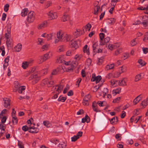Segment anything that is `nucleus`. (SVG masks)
I'll return each instance as SVG.
<instances>
[{
  "mask_svg": "<svg viewBox=\"0 0 148 148\" xmlns=\"http://www.w3.org/2000/svg\"><path fill=\"white\" fill-rule=\"evenodd\" d=\"M65 34L61 30H60L58 32L56 35L57 38L56 39L55 43H56L59 41H64V34Z\"/></svg>",
  "mask_w": 148,
  "mask_h": 148,
  "instance_id": "nucleus-1",
  "label": "nucleus"
},
{
  "mask_svg": "<svg viewBox=\"0 0 148 148\" xmlns=\"http://www.w3.org/2000/svg\"><path fill=\"white\" fill-rule=\"evenodd\" d=\"M50 55L52 56L51 53L50 52L45 54L43 56H41L40 57L39 63L40 64L48 59L50 57Z\"/></svg>",
  "mask_w": 148,
  "mask_h": 148,
  "instance_id": "nucleus-2",
  "label": "nucleus"
},
{
  "mask_svg": "<svg viewBox=\"0 0 148 148\" xmlns=\"http://www.w3.org/2000/svg\"><path fill=\"white\" fill-rule=\"evenodd\" d=\"M35 13L32 11L30 12L28 14L27 21L29 23L33 22L35 19Z\"/></svg>",
  "mask_w": 148,
  "mask_h": 148,
  "instance_id": "nucleus-3",
  "label": "nucleus"
},
{
  "mask_svg": "<svg viewBox=\"0 0 148 148\" xmlns=\"http://www.w3.org/2000/svg\"><path fill=\"white\" fill-rule=\"evenodd\" d=\"M92 77L91 79V81L92 82L95 81L96 83L99 82L101 79V76H98L97 77L95 76V75L93 73L92 75Z\"/></svg>",
  "mask_w": 148,
  "mask_h": 148,
  "instance_id": "nucleus-4",
  "label": "nucleus"
},
{
  "mask_svg": "<svg viewBox=\"0 0 148 148\" xmlns=\"http://www.w3.org/2000/svg\"><path fill=\"white\" fill-rule=\"evenodd\" d=\"M80 42L79 40L77 41H74V40H71L70 42V45L71 47H74L75 49L78 47L77 42Z\"/></svg>",
  "mask_w": 148,
  "mask_h": 148,
  "instance_id": "nucleus-5",
  "label": "nucleus"
},
{
  "mask_svg": "<svg viewBox=\"0 0 148 148\" xmlns=\"http://www.w3.org/2000/svg\"><path fill=\"white\" fill-rule=\"evenodd\" d=\"M48 14L49 18L51 20L56 18L57 17L56 13L55 12H52L51 11L49 12Z\"/></svg>",
  "mask_w": 148,
  "mask_h": 148,
  "instance_id": "nucleus-6",
  "label": "nucleus"
},
{
  "mask_svg": "<svg viewBox=\"0 0 148 148\" xmlns=\"http://www.w3.org/2000/svg\"><path fill=\"white\" fill-rule=\"evenodd\" d=\"M3 101H4V106L5 108H7L8 106H10V100L8 98H5L3 99Z\"/></svg>",
  "mask_w": 148,
  "mask_h": 148,
  "instance_id": "nucleus-7",
  "label": "nucleus"
},
{
  "mask_svg": "<svg viewBox=\"0 0 148 148\" xmlns=\"http://www.w3.org/2000/svg\"><path fill=\"white\" fill-rule=\"evenodd\" d=\"M47 22H43L39 24L38 26V29H42L47 26Z\"/></svg>",
  "mask_w": 148,
  "mask_h": 148,
  "instance_id": "nucleus-8",
  "label": "nucleus"
},
{
  "mask_svg": "<svg viewBox=\"0 0 148 148\" xmlns=\"http://www.w3.org/2000/svg\"><path fill=\"white\" fill-rule=\"evenodd\" d=\"M82 34V31L79 29H76L73 33V35L75 38H77Z\"/></svg>",
  "mask_w": 148,
  "mask_h": 148,
  "instance_id": "nucleus-9",
  "label": "nucleus"
},
{
  "mask_svg": "<svg viewBox=\"0 0 148 148\" xmlns=\"http://www.w3.org/2000/svg\"><path fill=\"white\" fill-rule=\"evenodd\" d=\"M90 119L89 117L87 115H86L84 118H83L82 119V122L83 123H84L86 122L87 123H88L90 122Z\"/></svg>",
  "mask_w": 148,
  "mask_h": 148,
  "instance_id": "nucleus-10",
  "label": "nucleus"
},
{
  "mask_svg": "<svg viewBox=\"0 0 148 148\" xmlns=\"http://www.w3.org/2000/svg\"><path fill=\"white\" fill-rule=\"evenodd\" d=\"M39 130L37 128H34L33 129L29 128L28 131L29 132L32 133H37L39 132Z\"/></svg>",
  "mask_w": 148,
  "mask_h": 148,
  "instance_id": "nucleus-11",
  "label": "nucleus"
},
{
  "mask_svg": "<svg viewBox=\"0 0 148 148\" xmlns=\"http://www.w3.org/2000/svg\"><path fill=\"white\" fill-rule=\"evenodd\" d=\"M64 41L67 42L69 41L71 38V36L66 34H64Z\"/></svg>",
  "mask_w": 148,
  "mask_h": 148,
  "instance_id": "nucleus-12",
  "label": "nucleus"
},
{
  "mask_svg": "<svg viewBox=\"0 0 148 148\" xmlns=\"http://www.w3.org/2000/svg\"><path fill=\"white\" fill-rule=\"evenodd\" d=\"M104 34L103 33H100L99 34V36L100 38V44L101 45H104V43L103 42V39L104 37Z\"/></svg>",
  "mask_w": 148,
  "mask_h": 148,
  "instance_id": "nucleus-13",
  "label": "nucleus"
},
{
  "mask_svg": "<svg viewBox=\"0 0 148 148\" xmlns=\"http://www.w3.org/2000/svg\"><path fill=\"white\" fill-rule=\"evenodd\" d=\"M126 79L125 78H124L123 79L119 82V84L120 86H125L126 85Z\"/></svg>",
  "mask_w": 148,
  "mask_h": 148,
  "instance_id": "nucleus-14",
  "label": "nucleus"
},
{
  "mask_svg": "<svg viewBox=\"0 0 148 148\" xmlns=\"http://www.w3.org/2000/svg\"><path fill=\"white\" fill-rule=\"evenodd\" d=\"M114 65L113 64L107 65L105 67V70L106 71H108L113 69L114 68Z\"/></svg>",
  "mask_w": 148,
  "mask_h": 148,
  "instance_id": "nucleus-15",
  "label": "nucleus"
},
{
  "mask_svg": "<svg viewBox=\"0 0 148 148\" xmlns=\"http://www.w3.org/2000/svg\"><path fill=\"white\" fill-rule=\"evenodd\" d=\"M55 36V34L53 33H51L49 34H47L46 37L47 38L48 40H52L53 37Z\"/></svg>",
  "mask_w": 148,
  "mask_h": 148,
  "instance_id": "nucleus-16",
  "label": "nucleus"
},
{
  "mask_svg": "<svg viewBox=\"0 0 148 148\" xmlns=\"http://www.w3.org/2000/svg\"><path fill=\"white\" fill-rule=\"evenodd\" d=\"M22 45L20 44H18L15 47V51L16 52H19L21 49Z\"/></svg>",
  "mask_w": 148,
  "mask_h": 148,
  "instance_id": "nucleus-17",
  "label": "nucleus"
},
{
  "mask_svg": "<svg viewBox=\"0 0 148 148\" xmlns=\"http://www.w3.org/2000/svg\"><path fill=\"white\" fill-rule=\"evenodd\" d=\"M118 120L116 116L114 117L110 120V122L111 124H114L118 122Z\"/></svg>",
  "mask_w": 148,
  "mask_h": 148,
  "instance_id": "nucleus-18",
  "label": "nucleus"
},
{
  "mask_svg": "<svg viewBox=\"0 0 148 148\" xmlns=\"http://www.w3.org/2000/svg\"><path fill=\"white\" fill-rule=\"evenodd\" d=\"M77 64V62H73L72 63V65L71 64L70 66L68 68L69 70H72L74 66H75Z\"/></svg>",
  "mask_w": 148,
  "mask_h": 148,
  "instance_id": "nucleus-19",
  "label": "nucleus"
},
{
  "mask_svg": "<svg viewBox=\"0 0 148 148\" xmlns=\"http://www.w3.org/2000/svg\"><path fill=\"white\" fill-rule=\"evenodd\" d=\"M97 106V103L95 101H94L92 103V106L93 110L96 112H98L96 108Z\"/></svg>",
  "mask_w": 148,
  "mask_h": 148,
  "instance_id": "nucleus-20",
  "label": "nucleus"
},
{
  "mask_svg": "<svg viewBox=\"0 0 148 148\" xmlns=\"http://www.w3.org/2000/svg\"><path fill=\"white\" fill-rule=\"evenodd\" d=\"M140 96V95L138 96L135 99H134L133 101L134 105H136L140 101L141 99V97Z\"/></svg>",
  "mask_w": 148,
  "mask_h": 148,
  "instance_id": "nucleus-21",
  "label": "nucleus"
},
{
  "mask_svg": "<svg viewBox=\"0 0 148 148\" xmlns=\"http://www.w3.org/2000/svg\"><path fill=\"white\" fill-rule=\"evenodd\" d=\"M31 62L29 61V62H23L22 64V66L24 69H25L28 67V66Z\"/></svg>",
  "mask_w": 148,
  "mask_h": 148,
  "instance_id": "nucleus-22",
  "label": "nucleus"
},
{
  "mask_svg": "<svg viewBox=\"0 0 148 148\" xmlns=\"http://www.w3.org/2000/svg\"><path fill=\"white\" fill-rule=\"evenodd\" d=\"M63 61H64V60L63 59V58L61 56H58L56 60L57 63H62L63 62Z\"/></svg>",
  "mask_w": 148,
  "mask_h": 148,
  "instance_id": "nucleus-23",
  "label": "nucleus"
},
{
  "mask_svg": "<svg viewBox=\"0 0 148 148\" xmlns=\"http://www.w3.org/2000/svg\"><path fill=\"white\" fill-rule=\"evenodd\" d=\"M107 22L109 24L112 25L114 24L115 21V20L114 18H111L108 19L107 20Z\"/></svg>",
  "mask_w": 148,
  "mask_h": 148,
  "instance_id": "nucleus-24",
  "label": "nucleus"
},
{
  "mask_svg": "<svg viewBox=\"0 0 148 148\" xmlns=\"http://www.w3.org/2000/svg\"><path fill=\"white\" fill-rule=\"evenodd\" d=\"M121 88H118L116 89L113 90L112 91V94L114 95H116L117 94L119 93L121 91Z\"/></svg>",
  "mask_w": 148,
  "mask_h": 148,
  "instance_id": "nucleus-25",
  "label": "nucleus"
},
{
  "mask_svg": "<svg viewBox=\"0 0 148 148\" xmlns=\"http://www.w3.org/2000/svg\"><path fill=\"white\" fill-rule=\"evenodd\" d=\"M122 52V49L119 48L116 49L115 51L114 54V56H117Z\"/></svg>",
  "mask_w": 148,
  "mask_h": 148,
  "instance_id": "nucleus-26",
  "label": "nucleus"
},
{
  "mask_svg": "<svg viewBox=\"0 0 148 148\" xmlns=\"http://www.w3.org/2000/svg\"><path fill=\"white\" fill-rule=\"evenodd\" d=\"M43 124L47 127H49L51 126V124L48 121H44L43 122Z\"/></svg>",
  "mask_w": 148,
  "mask_h": 148,
  "instance_id": "nucleus-27",
  "label": "nucleus"
},
{
  "mask_svg": "<svg viewBox=\"0 0 148 148\" xmlns=\"http://www.w3.org/2000/svg\"><path fill=\"white\" fill-rule=\"evenodd\" d=\"M28 13V9L27 8H25L23 9L21 12V16L23 17H24L26 16Z\"/></svg>",
  "mask_w": 148,
  "mask_h": 148,
  "instance_id": "nucleus-28",
  "label": "nucleus"
},
{
  "mask_svg": "<svg viewBox=\"0 0 148 148\" xmlns=\"http://www.w3.org/2000/svg\"><path fill=\"white\" fill-rule=\"evenodd\" d=\"M92 48L93 51L94 52H95L98 48V44L97 42H95L92 45Z\"/></svg>",
  "mask_w": 148,
  "mask_h": 148,
  "instance_id": "nucleus-29",
  "label": "nucleus"
},
{
  "mask_svg": "<svg viewBox=\"0 0 148 148\" xmlns=\"http://www.w3.org/2000/svg\"><path fill=\"white\" fill-rule=\"evenodd\" d=\"M66 99V97H63L62 96H60L58 99V101L62 102H64Z\"/></svg>",
  "mask_w": 148,
  "mask_h": 148,
  "instance_id": "nucleus-30",
  "label": "nucleus"
},
{
  "mask_svg": "<svg viewBox=\"0 0 148 148\" xmlns=\"http://www.w3.org/2000/svg\"><path fill=\"white\" fill-rule=\"evenodd\" d=\"M91 27V25L89 23L87 24L86 25L83 29V31H84V29H85V31H86L87 29H88V31H89L90 28Z\"/></svg>",
  "mask_w": 148,
  "mask_h": 148,
  "instance_id": "nucleus-31",
  "label": "nucleus"
},
{
  "mask_svg": "<svg viewBox=\"0 0 148 148\" xmlns=\"http://www.w3.org/2000/svg\"><path fill=\"white\" fill-rule=\"evenodd\" d=\"M12 122L14 124H16L18 122V119L17 117L15 116H12Z\"/></svg>",
  "mask_w": 148,
  "mask_h": 148,
  "instance_id": "nucleus-32",
  "label": "nucleus"
},
{
  "mask_svg": "<svg viewBox=\"0 0 148 148\" xmlns=\"http://www.w3.org/2000/svg\"><path fill=\"white\" fill-rule=\"evenodd\" d=\"M39 75H37V76H35V78L33 80L32 82V84H35L37 83L39 81Z\"/></svg>",
  "mask_w": 148,
  "mask_h": 148,
  "instance_id": "nucleus-33",
  "label": "nucleus"
},
{
  "mask_svg": "<svg viewBox=\"0 0 148 148\" xmlns=\"http://www.w3.org/2000/svg\"><path fill=\"white\" fill-rule=\"evenodd\" d=\"M141 74H139L137 75H136L135 78V82H138L140 80L141 78Z\"/></svg>",
  "mask_w": 148,
  "mask_h": 148,
  "instance_id": "nucleus-34",
  "label": "nucleus"
},
{
  "mask_svg": "<svg viewBox=\"0 0 148 148\" xmlns=\"http://www.w3.org/2000/svg\"><path fill=\"white\" fill-rule=\"evenodd\" d=\"M2 51L1 55L4 56L5 54V48L3 46H2L0 47V52Z\"/></svg>",
  "mask_w": 148,
  "mask_h": 148,
  "instance_id": "nucleus-35",
  "label": "nucleus"
},
{
  "mask_svg": "<svg viewBox=\"0 0 148 148\" xmlns=\"http://www.w3.org/2000/svg\"><path fill=\"white\" fill-rule=\"evenodd\" d=\"M91 96L89 94L86 95L84 97L83 100L86 101H89L90 100Z\"/></svg>",
  "mask_w": 148,
  "mask_h": 148,
  "instance_id": "nucleus-36",
  "label": "nucleus"
},
{
  "mask_svg": "<svg viewBox=\"0 0 148 148\" xmlns=\"http://www.w3.org/2000/svg\"><path fill=\"white\" fill-rule=\"evenodd\" d=\"M66 144L65 142H62L59 144V147L61 148H65Z\"/></svg>",
  "mask_w": 148,
  "mask_h": 148,
  "instance_id": "nucleus-37",
  "label": "nucleus"
},
{
  "mask_svg": "<svg viewBox=\"0 0 148 148\" xmlns=\"http://www.w3.org/2000/svg\"><path fill=\"white\" fill-rule=\"evenodd\" d=\"M49 45V44H45L42 46L41 47L43 51L46 50L48 49Z\"/></svg>",
  "mask_w": 148,
  "mask_h": 148,
  "instance_id": "nucleus-38",
  "label": "nucleus"
},
{
  "mask_svg": "<svg viewBox=\"0 0 148 148\" xmlns=\"http://www.w3.org/2000/svg\"><path fill=\"white\" fill-rule=\"evenodd\" d=\"M25 89V86H21L19 87V89H18V92L19 93H22L23 92V91Z\"/></svg>",
  "mask_w": 148,
  "mask_h": 148,
  "instance_id": "nucleus-39",
  "label": "nucleus"
},
{
  "mask_svg": "<svg viewBox=\"0 0 148 148\" xmlns=\"http://www.w3.org/2000/svg\"><path fill=\"white\" fill-rule=\"evenodd\" d=\"M64 88V86L62 85H58V88H57V90L58 89V92H56L57 94H59L60 92H61L62 90Z\"/></svg>",
  "mask_w": 148,
  "mask_h": 148,
  "instance_id": "nucleus-40",
  "label": "nucleus"
},
{
  "mask_svg": "<svg viewBox=\"0 0 148 148\" xmlns=\"http://www.w3.org/2000/svg\"><path fill=\"white\" fill-rule=\"evenodd\" d=\"M64 49V48L63 45L60 46L58 48V51L59 52L63 51Z\"/></svg>",
  "mask_w": 148,
  "mask_h": 148,
  "instance_id": "nucleus-41",
  "label": "nucleus"
},
{
  "mask_svg": "<svg viewBox=\"0 0 148 148\" xmlns=\"http://www.w3.org/2000/svg\"><path fill=\"white\" fill-rule=\"evenodd\" d=\"M118 81L117 80L114 81V80H112L110 81V82L112 85L113 86H115L117 85V83Z\"/></svg>",
  "mask_w": 148,
  "mask_h": 148,
  "instance_id": "nucleus-42",
  "label": "nucleus"
},
{
  "mask_svg": "<svg viewBox=\"0 0 148 148\" xmlns=\"http://www.w3.org/2000/svg\"><path fill=\"white\" fill-rule=\"evenodd\" d=\"M138 62L142 66H144L146 64L145 62L144 61H143L141 59H139L138 60Z\"/></svg>",
  "mask_w": 148,
  "mask_h": 148,
  "instance_id": "nucleus-43",
  "label": "nucleus"
},
{
  "mask_svg": "<svg viewBox=\"0 0 148 148\" xmlns=\"http://www.w3.org/2000/svg\"><path fill=\"white\" fill-rule=\"evenodd\" d=\"M63 21L64 22L67 21L69 19V16L67 15H64L62 17Z\"/></svg>",
  "mask_w": 148,
  "mask_h": 148,
  "instance_id": "nucleus-44",
  "label": "nucleus"
},
{
  "mask_svg": "<svg viewBox=\"0 0 148 148\" xmlns=\"http://www.w3.org/2000/svg\"><path fill=\"white\" fill-rule=\"evenodd\" d=\"M37 43L38 45H42L44 44V42L43 41V40L42 38H39L38 39Z\"/></svg>",
  "mask_w": 148,
  "mask_h": 148,
  "instance_id": "nucleus-45",
  "label": "nucleus"
},
{
  "mask_svg": "<svg viewBox=\"0 0 148 148\" xmlns=\"http://www.w3.org/2000/svg\"><path fill=\"white\" fill-rule=\"evenodd\" d=\"M148 103L145 100H144L142 102L141 104L143 107L145 108L147 106Z\"/></svg>",
  "mask_w": 148,
  "mask_h": 148,
  "instance_id": "nucleus-46",
  "label": "nucleus"
},
{
  "mask_svg": "<svg viewBox=\"0 0 148 148\" xmlns=\"http://www.w3.org/2000/svg\"><path fill=\"white\" fill-rule=\"evenodd\" d=\"M100 8V7L99 6H96L95 7V12H94V14H98V11Z\"/></svg>",
  "mask_w": 148,
  "mask_h": 148,
  "instance_id": "nucleus-47",
  "label": "nucleus"
},
{
  "mask_svg": "<svg viewBox=\"0 0 148 148\" xmlns=\"http://www.w3.org/2000/svg\"><path fill=\"white\" fill-rule=\"evenodd\" d=\"M38 75L37 73H34L33 75H32L31 76L29 77V80H31L33 79H34L35 78V76H37Z\"/></svg>",
  "mask_w": 148,
  "mask_h": 148,
  "instance_id": "nucleus-48",
  "label": "nucleus"
},
{
  "mask_svg": "<svg viewBox=\"0 0 148 148\" xmlns=\"http://www.w3.org/2000/svg\"><path fill=\"white\" fill-rule=\"evenodd\" d=\"M5 125L4 123L2 125L1 123H0V129H1V131H5Z\"/></svg>",
  "mask_w": 148,
  "mask_h": 148,
  "instance_id": "nucleus-49",
  "label": "nucleus"
},
{
  "mask_svg": "<svg viewBox=\"0 0 148 148\" xmlns=\"http://www.w3.org/2000/svg\"><path fill=\"white\" fill-rule=\"evenodd\" d=\"M117 2H116V1H115L112 0L111 2V5L112 6V7L114 8V7L116 5V3Z\"/></svg>",
  "mask_w": 148,
  "mask_h": 148,
  "instance_id": "nucleus-50",
  "label": "nucleus"
},
{
  "mask_svg": "<svg viewBox=\"0 0 148 148\" xmlns=\"http://www.w3.org/2000/svg\"><path fill=\"white\" fill-rule=\"evenodd\" d=\"M130 44L132 46H134L136 45L137 43L136 42L135 39H134L132 40L130 42Z\"/></svg>",
  "mask_w": 148,
  "mask_h": 148,
  "instance_id": "nucleus-51",
  "label": "nucleus"
},
{
  "mask_svg": "<svg viewBox=\"0 0 148 148\" xmlns=\"http://www.w3.org/2000/svg\"><path fill=\"white\" fill-rule=\"evenodd\" d=\"M110 40V38L109 37H106L104 39V42H103L104 43V44H105V43H108Z\"/></svg>",
  "mask_w": 148,
  "mask_h": 148,
  "instance_id": "nucleus-52",
  "label": "nucleus"
},
{
  "mask_svg": "<svg viewBox=\"0 0 148 148\" xmlns=\"http://www.w3.org/2000/svg\"><path fill=\"white\" fill-rule=\"evenodd\" d=\"M108 49L111 50H112L114 49V45L111 44H109L108 45Z\"/></svg>",
  "mask_w": 148,
  "mask_h": 148,
  "instance_id": "nucleus-53",
  "label": "nucleus"
},
{
  "mask_svg": "<svg viewBox=\"0 0 148 148\" xmlns=\"http://www.w3.org/2000/svg\"><path fill=\"white\" fill-rule=\"evenodd\" d=\"M69 89V85H67L66 87L64 88V91H63V93L64 94L66 93L67 91Z\"/></svg>",
  "mask_w": 148,
  "mask_h": 148,
  "instance_id": "nucleus-54",
  "label": "nucleus"
},
{
  "mask_svg": "<svg viewBox=\"0 0 148 148\" xmlns=\"http://www.w3.org/2000/svg\"><path fill=\"white\" fill-rule=\"evenodd\" d=\"M58 71L59 69H58L54 70L51 73V75H55L57 74Z\"/></svg>",
  "mask_w": 148,
  "mask_h": 148,
  "instance_id": "nucleus-55",
  "label": "nucleus"
},
{
  "mask_svg": "<svg viewBox=\"0 0 148 148\" xmlns=\"http://www.w3.org/2000/svg\"><path fill=\"white\" fill-rule=\"evenodd\" d=\"M57 88H58V85H57L55 86H54L52 88V90H53L55 92H58V89L57 90Z\"/></svg>",
  "mask_w": 148,
  "mask_h": 148,
  "instance_id": "nucleus-56",
  "label": "nucleus"
},
{
  "mask_svg": "<svg viewBox=\"0 0 148 148\" xmlns=\"http://www.w3.org/2000/svg\"><path fill=\"white\" fill-rule=\"evenodd\" d=\"M52 4V2L50 1H47L46 3V5L45 7L46 8H48L50 7Z\"/></svg>",
  "mask_w": 148,
  "mask_h": 148,
  "instance_id": "nucleus-57",
  "label": "nucleus"
},
{
  "mask_svg": "<svg viewBox=\"0 0 148 148\" xmlns=\"http://www.w3.org/2000/svg\"><path fill=\"white\" fill-rule=\"evenodd\" d=\"M9 5L8 4H6L4 6V10L6 12H7L9 9Z\"/></svg>",
  "mask_w": 148,
  "mask_h": 148,
  "instance_id": "nucleus-58",
  "label": "nucleus"
},
{
  "mask_svg": "<svg viewBox=\"0 0 148 148\" xmlns=\"http://www.w3.org/2000/svg\"><path fill=\"white\" fill-rule=\"evenodd\" d=\"M18 145L20 148H24V146L23 144L21 142L18 141Z\"/></svg>",
  "mask_w": 148,
  "mask_h": 148,
  "instance_id": "nucleus-59",
  "label": "nucleus"
},
{
  "mask_svg": "<svg viewBox=\"0 0 148 148\" xmlns=\"http://www.w3.org/2000/svg\"><path fill=\"white\" fill-rule=\"evenodd\" d=\"M22 130L25 132L28 131L29 127H28L27 125H25L22 127Z\"/></svg>",
  "mask_w": 148,
  "mask_h": 148,
  "instance_id": "nucleus-60",
  "label": "nucleus"
},
{
  "mask_svg": "<svg viewBox=\"0 0 148 148\" xmlns=\"http://www.w3.org/2000/svg\"><path fill=\"white\" fill-rule=\"evenodd\" d=\"M78 139V138L76 135L74 136L71 138V141L72 142H75Z\"/></svg>",
  "mask_w": 148,
  "mask_h": 148,
  "instance_id": "nucleus-61",
  "label": "nucleus"
},
{
  "mask_svg": "<svg viewBox=\"0 0 148 148\" xmlns=\"http://www.w3.org/2000/svg\"><path fill=\"white\" fill-rule=\"evenodd\" d=\"M82 132L81 131L79 132L77 134V135L76 136L77 137V138H79L80 137H81L82 136Z\"/></svg>",
  "mask_w": 148,
  "mask_h": 148,
  "instance_id": "nucleus-62",
  "label": "nucleus"
},
{
  "mask_svg": "<svg viewBox=\"0 0 148 148\" xmlns=\"http://www.w3.org/2000/svg\"><path fill=\"white\" fill-rule=\"evenodd\" d=\"M43 82L45 85H47L49 83V81L48 79H45L43 80Z\"/></svg>",
  "mask_w": 148,
  "mask_h": 148,
  "instance_id": "nucleus-63",
  "label": "nucleus"
},
{
  "mask_svg": "<svg viewBox=\"0 0 148 148\" xmlns=\"http://www.w3.org/2000/svg\"><path fill=\"white\" fill-rule=\"evenodd\" d=\"M142 50L143 52V53L145 54H146L148 52V48L143 47Z\"/></svg>",
  "mask_w": 148,
  "mask_h": 148,
  "instance_id": "nucleus-64",
  "label": "nucleus"
}]
</instances>
